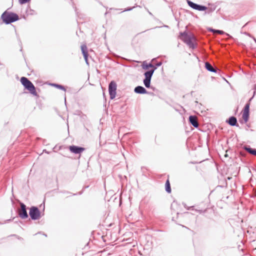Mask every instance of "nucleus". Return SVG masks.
I'll return each instance as SVG.
<instances>
[{
  "instance_id": "nucleus-1",
  "label": "nucleus",
  "mask_w": 256,
  "mask_h": 256,
  "mask_svg": "<svg viewBox=\"0 0 256 256\" xmlns=\"http://www.w3.org/2000/svg\"><path fill=\"white\" fill-rule=\"evenodd\" d=\"M142 68L144 70H148L150 68H152V70H148L144 73L145 78L144 80V83L146 88H150V80L154 70L156 69V68H154L152 64H144L142 65Z\"/></svg>"
},
{
  "instance_id": "nucleus-2",
  "label": "nucleus",
  "mask_w": 256,
  "mask_h": 256,
  "mask_svg": "<svg viewBox=\"0 0 256 256\" xmlns=\"http://www.w3.org/2000/svg\"><path fill=\"white\" fill-rule=\"evenodd\" d=\"M1 18L4 22L8 24L18 20L19 17L17 14L6 10L2 14Z\"/></svg>"
},
{
  "instance_id": "nucleus-3",
  "label": "nucleus",
  "mask_w": 256,
  "mask_h": 256,
  "mask_svg": "<svg viewBox=\"0 0 256 256\" xmlns=\"http://www.w3.org/2000/svg\"><path fill=\"white\" fill-rule=\"evenodd\" d=\"M20 82L34 96H38L36 88L32 83L26 77L20 78Z\"/></svg>"
},
{
  "instance_id": "nucleus-4",
  "label": "nucleus",
  "mask_w": 256,
  "mask_h": 256,
  "mask_svg": "<svg viewBox=\"0 0 256 256\" xmlns=\"http://www.w3.org/2000/svg\"><path fill=\"white\" fill-rule=\"evenodd\" d=\"M180 38L186 43L190 48H194L196 43V38L192 34H181Z\"/></svg>"
},
{
  "instance_id": "nucleus-5",
  "label": "nucleus",
  "mask_w": 256,
  "mask_h": 256,
  "mask_svg": "<svg viewBox=\"0 0 256 256\" xmlns=\"http://www.w3.org/2000/svg\"><path fill=\"white\" fill-rule=\"evenodd\" d=\"M188 6H190L193 9H194V10H198L199 11H204V10H208V12L210 13L214 10V9L208 8H207L205 6H200V5L197 4L192 2L191 1H190V0H188Z\"/></svg>"
},
{
  "instance_id": "nucleus-6",
  "label": "nucleus",
  "mask_w": 256,
  "mask_h": 256,
  "mask_svg": "<svg viewBox=\"0 0 256 256\" xmlns=\"http://www.w3.org/2000/svg\"><path fill=\"white\" fill-rule=\"evenodd\" d=\"M30 216L32 220H38L40 217V213L38 209L34 206H32L30 210Z\"/></svg>"
},
{
  "instance_id": "nucleus-7",
  "label": "nucleus",
  "mask_w": 256,
  "mask_h": 256,
  "mask_svg": "<svg viewBox=\"0 0 256 256\" xmlns=\"http://www.w3.org/2000/svg\"><path fill=\"white\" fill-rule=\"evenodd\" d=\"M116 84L115 82L112 81L109 84L108 91L110 98H114L116 95Z\"/></svg>"
},
{
  "instance_id": "nucleus-8",
  "label": "nucleus",
  "mask_w": 256,
  "mask_h": 256,
  "mask_svg": "<svg viewBox=\"0 0 256 256\" xmlns=\"http://www.w3.org/2000/svg\"><path fill=\"white\" fill-rule=\"evenodd\" d=\"M249 109L250 104H247L242 111V118L245 123H246L248 120Z\"/></svg>"
},
{
  "instance_id": "nucleus-9",
  "label": "nucleus",
  "mask_w": 256,
  "mask_h": 256,
  "mask_svg": "<svg viewBox=\"0 0 256 256\" xmlns=\"http://www.w3.org/2000/svg\"><path fill=\"white\" fill-rule=\"evenodd\" d=\"M18 214L20 218H27L28 215L26 210V206L22 204H20V208L19 210Z\"/></svg>"
},
{
  "instance_id": "nucleus-10",
  "label": "nucleus",
  "mask_w": 256,
  "mask_h": 256,
  "mask_svg": "<svg viewBox=\"0 0 256 256\" xmlns=\"http://www.w3.org/2000/svg\"><path fill=\"white\" fill-rule=\"evenodd\" d=\"M70 150L75 154H80L84 150V148L76 146H71L69 147Z\"/></svg>"
},
{
  "instance_id": "nucleus-11",
  "label": "nucleus",
  "mask_w": 256,
  "mask_h": 256,
  "mask_svg": "<svg viewBox=\"0 0 256 256\" xmlns=\"http://www.w3.org/2000/svg\"><path fill=\"white\" fill-rule=\"evenodd\" d=\"M81 50L82 52V53L83 54V56L84 58V60L86 63H88V48L86 46V44H82L81 46Z\"/></svg>"
},
{
  "instance_id": "nucleus-12",
  "label": "nucleus",
  "mask_w": 256,
  "mask_h": 256,
  "mask_svg": "<svg viewBox=\"0 0 256 256\" xmlns=\"http://www.w3.org/2000/svg\"><path fill=\"white\" fill-rule=\"evenodd\" d=\"M189 120L190 124L195 128H198V118L196 116H190L189 117Z\"/></svg>"
},
{
  "instance_id": "nucleus-13",
  "label": "nucleus",
  "mask_w": 256,
  "mask_h": 256,
  "mask_svg": "<svg viewBox=\"0 0 256 256\" xmlns=\"http://www.w3.org/2000/svg\"><path fill=\"white\" fill-rule=\"evenodd\" d=\"M134 92L138 94H146V90L141 86H138L134 88Z\"/></svg>"
},
{
  "instance_id": "nucleus-14",
  "label": "nucleus",
  "mask_w": 256,
  "mask_h": 256,
  "mask_svg": "<svg viewBox=\"0 0 256 256\" xmlns=\"http://www.w3.org/2000/svg\"><path fill=\"white\" fill-rule=\"evenodd\" d=\"M206 68L209 71L212 72H216V70L208 62H206L205 64Z\"/></svg>"
},
{
  "instance_id": "nucleus-15",
  "label": "nucleus",
  "mask_w": 256,
  "mask_h": 256,
  "mask_svg": "<svg viewBox=\"0 0 256 256\" xmlns=\"http://www.w3.org/2000/svg\"><path fill=\"white\" fill-rule=\"evenodd\" d=\"M237 120L235 117L232 116L229 118L228 124L231 126H235L236 124Z\"/></svg>"
},
{
  "instance_id": "nucleus-16",
  "label": "nucleus",
  "mask_w": 256,
  "mask_h": 256,
  "mask_svg": "<svg viewBox=\"0 0 256 256\" xmlns=\"http://www.w3.org/2000/svg\"><path fill=\"white\" fill-rule=\"evenodd\" d=\"M244 149L248 152L250 154H253L254 156H256V150L252 149L250 148L244 146Z\"/></svg>"
},
{
  "instance_id": "nucleus-17",
  "label": "nucleus",
  "mask_w": 256,
  "mask_h": 256,
  "mask_svg": "<svg viewBox=\"0 0 256 256\" xmlns=\"http://www.w3.org/2000/svg\"><path fill=\"white\" fill-rule=\"evenodd\" d=\"M166 190L168 193L171 192V188H170V180L168 179L166 180Z\"/></svg>"
},
{
  "instance_id": "nucleus-18",
  "label": "nucleus",
  "mask_w": 256,
  "mask_h": 256,
  "mask_svg": "<svg viewBox=\"0 0 256 256\" xmlns=\"http://www.w3.org/2000/svg\"><path fill=\"white\" fill-rule=\"evenodd\" d=\"M210 30L214 33H217V34H224V32L222 30H213V29H210Z\"/></svg>"
},
{
  "instance_id": "nucleus-19",
  "label": "nucleus",
  "mask_w": 256,
  "mask_h": 256,
  "mask_svg": "<svg viewBox=\"0 0 256 256\" xmlns=\"http://www.w3.org/2000/svg\"><path fill=\"white\" fill-rule=\"evenodd\" d=\"M53 86H56V88H60L61 90H65V89L64 88L63 86H61V85H58V84H52Z\"/></svg>"
},
{
  "instance_id": "nucleus-20",
  "label": "nucleus",
  "mask_w": 256,
  "mask_h": 256,
  "mask_svg": "<svg viewBox=\"0 0 256 256\" xmlns=\"http://www.w3.org/2000/svg\"><path fill=\"white\" fill-rule=\"evenodd\" d=\"M225 156H226H226H227V154H225Z\"/></svg>"
}]
</instances>
